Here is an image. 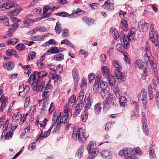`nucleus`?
<instances>
[{"mask_svg": "<svg viewBox=\"0 0 159 159\" xmlns=\"http://www.w3.org/2000/svg\"><path fill=\"white\" fill-rule=\"evenodd\" d=\"M137 96L139 101V99L147 98V92L146 90L144 89H142L140 93L138 94Z\"/></svg>", "mask_w": 159, "mask_h": 159, "instance_id": "b1692460", "label": "nucleus"}, {"mask_svg": "<svg viewBox=\"0 0 159 159\" xmlns=\"http://www.w3.org/2000/svg\"><path fill=\"white\" fill-rule=\"evenodd\" d=\"M6 54L8 56H13L15 57H18V55L15 51L14 49H10L6 51Z\"/></svg>", "mask_w": 159, "mask_h": 159, "instance_id": "c756f323", "label": "nucleus"}, {"mask_svg": "<svg viewBox=\"0 0 159 159\" xmlns=\"http://www.w3.org/2000/svg\"><path fill=\"white\" fill-rule=\"evenodd\" d=\"M64 55L62 53H58L55 55L53 59L57 61H61L64 59Z\"/></svg>", "mask_w": 159, "mask_h": 159, "instance_id": "e433bc0d", "label": "nucleus"}, {"mask_svg": "<svg viewBox=\"0 0 159 159\" xmlns=\"http://www.w3.org/2000/svg\"><path fill=\"white\" fill-rule=\"evenodd\" d=\"M148 24L146 23L143 20H141L139 23L138 25V30L141 32H143L148 29Z\"/></svg>", "mask_w": 159, "mask_h": 159, "instance_id": "1a4fd4ad", "label": "nucleus"}, {"mask_svg": "<svg viewBox=\"0 0 159 159\" xmlns=\"http://www.w3.org/2000/svg\"><path fill=\"white\" fill-rule=\"evenodd\" d=\"M59 52V51L58 49V48L57 47H53L50 50H49L46 52V54L48 55L51 54H55Z\"/></svg>", "mask_w": 159, "mask_h": 159, "instance_id": "2f4dec72", "label": "nucleus"}, {"mask_svg": "<svg viewBox=\"0 0 159 159\" xmlns=\"http://www.w3.org/2000/svg\"><path fill=\"white\" fill-rule=\"evenodd\" d=\"M52 127L53 126L52 125L50 127L49 129L46 132H45L43 134V131H42L39 134V137L37 139L36 141L39 140V139L42 140L44 138H46L50 134V133L51 132V130L52 129Z\"/></svg>", "mask_w": 159, "mask_h": 159, "instance_id": "9b49d317", "label": "nucleus"}, {"mask_svg": "<svg viewBox=\"0 0 159 159\" xmlns=\"http://www.w3.org/2000/svg\"><path fill=\"white\" fill-rule=\"evenodd\" d=\"M149 157L150 159H156V157L155 154L154 149L151 148L149 150Z\"/></svg>", "mask_w": 159, "mask_h": 159, "instance_id": "ea45409f", "label": "nucleus"}, {"mask_svg": "<svg viewBox=\"0 0 159 159\" xmlns=\"http://www.w3.org/2000/svg\"><path fill=\"white\" fill-rule=\"evenodd\" d=\"M72 75L75 81L78 82L79 80V76L78 70L75 69H74L72 71Z\"/></svg>", "mask_w": 159, "mask_h": 159, "instance_id": "bb28decb", "label": "nucleus"}, {"mask_svg": "<svg viewBox=\"0 0 159 159\" xmlns=\"http://www.w3.org/2000/svg\"><path fill=\"white\" fill-rule=\"evenodd\" d=\"M22 10V9L21 8H17L11 12V16H17Z\"/></svg>", "mask_w": 159, "mask_h": 159, "instance_id": "864d4df0", "label": "nucleus"}, {"mask_svg": "<svg viewBox=\"0 0 159 159\" xmlns=\"http://www.w3.org/2000/svg\"><path fill=\"white\" fill-rule=\"evenodd\" d=\"M69 31L66 28H64L62 30V37L65 38L68 35Z\"/></svg>", "mask_w": 159, "mask_h": 159, "instance_id": "0e129e2a", "label": "nucleus"}, {"mask_svg": "<svg viewBox=\"0 0 159 159\" xmlns=\"http://www.w3.org/2000/svg\"><path fill=\"white\" fill-rule=\"evenodd\" d=\"M109 85L111 86L115 84V80L114 77L110 75L107 78Z\"/></svg>", "mask_w": 159, "mask_h": 159, "instance_id": "f704fd0d", "label": "nucleus"}, {"mask_svg": "<svg viewBox=\"0 0 159 159\" xmlns=\"http://www.w3.org/2000/svg\"><path fill=\"white\" fill-rule=\"evenodd\" d=\"M23 68H25L24 73L28 75L29 76L31 72V67H30L29 65H25L23 66Z\"/></svg>", "mask_w": 159, "mask_h": 159, "instance_id": "de8ad7c7", "label": "nucleus"}, {"mask_svg": "<svg viewBox=\"0 0 159 159\" xmlns=\"http://www.w3.org/2000/svg\"><path fill=\"white\" fill-rule=\"evenodd\" d=\"M76 100V97L74 95H72L69 98L68 102V105L73 106L75 104Z\"/></svg>", "mask_w": 159, "mask_h": 159, "instance_id": "79ce46f5", "label": "nucleus"}, {"mask_svg": "<svg viewBox=\"0 0 159 159\" xmlns=\"http://www.w3.org/2000/svg\"><path fill=\"white\" fill-rule=\"evenodd\" d=\"M119 99V102L121 107H125L126 105L127 100L125 97L121 96L118 98Z\"/></svg>", "mask_w": 159, "mask_h": 159, "instance_id": "473e14b6", "label": "nucleus"}, {"mask_svg": "<svg viewBox=\"0 0 159 159\" xmlns=\"http://www.w3.org/2000/svg\"><path fill=\"white\" fill-rule=\"evenodd\" d=\"M55 106L54 103L53 102H52L50 104V106L48 110V111L50 114H52L53 113L55 109Z\"/></svg>", "mask_w": 159, "mask_h": 159, "instance_id": "680f3d73", "label": "nucleus"}, {"mask_svg": "<svg viewBox=\"0 0 159 159\" xmlns=\"http://www.w3.org/2000/svg\"><path fill=\"white\" fill-rule=\"evenodd\" d=\"M111 88L113 93L117 98H120L121 97V93L117 85H114L111 86Z\"/></svg>", "mask_w": 159, "mask_h": 159, "instance_id": "dca6fc26", "label": "nucleus"}, {"mask_svg": "<svg viewBox=\"0 0 159 159\" xmlns=\"http://www.w3.org/2000/svg\"><path fill=\"white\" fill-rule=\"evenodd\" d=\"M43 101L42 107L47 108L49 103V99H43Z\"/></svg>", "mask_w": 159, "mask_h": 159, "instance_id": "4d7b16f0", "label": "nucleus"}, {"mask_svg": "<svg viewBox=\"0 0 159 159\" xmlns=\"http://www.w3.org/2000/svg\"><path fill=\"white\" fill-rule=\"evenodd\" d=\"M149 66L151 67V68L152 69V70L154 72L155 75H157L158 72L156 65L153 62L152 64H150Z\"/></svg>", "mask_w": 159, "mask_h": 159, "instance_id": "6e6d98bb", "label": "nucleus"}, {"mask_svg": "<svg viewBox=\"0 0 159 159\" xmlns=\"http://www.w3.org/2000/svg\"><path fill=\"white\" fill-rule=\"evenodd\" d=\"M144 59L147 66H150V64H152L154 62L153 57L150 54H145L144 56Z\"/></svg>", "mask_w": 159, "mask_h": 159, "instance_id": "ddd939ff", "label": "nucleus"}, {"mask_svg": "<svg viewBox=\"0 0 159 159\" xmlns=\"http://www.w3.org/2000/svg\"><path fill=\"white\" fill-rule=\"evenodd\" d=\"M145 63L142 60H137L134 63V66L136 68L143 69L144 68Z\"/></svg>", "mask_w": 159, "mask_h": 159, "instance_id": "6ab92c4d", "label": "nucleus"}, {"mask_svg": "<svg viewBox=\"0 0 159 159\" xmlns=\"http://www.w3.org/2000/svg\"><path fill=\"white\" fill-rule=\"evenodd\" d=\"M55 29L57 33L59 34L61 33V28L60 22H58L57 23Z\"/></svg>", "mask_w": 159, "mask_h": 159, "instance_id": "a18cd8bd", "label": "nucleus"}, {"mask_svg": "<svg viewBox=\"0 0 159 159\" xmlns=\"http://www.w3.org/2000/svg\"><path fill=\"white\" fill-rule=\"evenodd\" d=\"M105 100L104 102L103 108L106 110H108L110 108V105L114 103L113 101V96L111 94L108 96V97H107L105 99Z\"/></svg>", "mask_w": 159, "mask_h": 159, "instance_id": "423d86ee", "label": "nucleus"}, {"mask_svg": "<svg viewBox=\"0 0 159 159\" xmlns=\"http://www.w3.org/2000/svg\"><path fill=\"white\" fill-rule=\"evenodd\" d=\"M102 156L107 159H111L112 158V156L110 154L108 150H104L102 151L100 153Z\"/></svg>", "mask_w": 159, "mask_h": 159, "instance_id": "5701e85b", "label": "nucleus"}, {"mask_svg": "<svg viewBox=\"0 0 159 159\" xmlns=\"http://www.w3.org/2000/svg\"><path fill=\"white\" fill-rule=\"evenodd\" d=\"M111 35L114 37L115 39H117L119 37V34L117 30L114 28L111 29Z\"/></svg>", "mask_w": 159, "mask_h": 159, "instance_id": "c9c22d12", "label": "nucleus"}, {"mask_svg": "<svg viewBox=\"0 0 159 159\" xmlns=\"http://www.w3.org/2000/svg\"><path fill=\"white\" fill-rule=\"evenodd\" d=\"M50 96L49 91L44 90L42 93L43 99H49Z\"/></svg>", "mask_w": 159, "mask_h": 159, "instance_id": "c03bdc74", "label": "nucleus"}, {"mask_svg": "<svg viewBox=\"0 0 159 159\" xmlns=\"http://www.w3.org/2000/svg\"><path fill=\"white\" fill-rule=\"evenodd\" d=\"M2 20L3 24L5 26H8L9 25V19L8 18L5 17L4 18H3L2 20L0 19V22Z\"/></svg>", "mask_w": 159, "mask_h": 159, "instance_id": "052dcab7", "label": "nucleus"}, {"mask_svg": "<svg viewBox=\"0 0 159 159\" xmlns=\"http://www.w3.org/2000/svg\"><path fill=\"white\" fill-rule=\"evenodd\" d=\"M100 94L104 99L108 97V96L110 94L106 89H102L100 91Z\"/></svg>", "mask_w": 159, "mask_h": 159, "instance_id": "72a5a7b5", "label": "nucleus"}, {"mask_svg": "<svg viewBox=\"0 0 159 159\" xmlns=\"http://www.w3.org/2000/svg\"><path fill=\"white\" fill-rule=\"evenodd\" d=\"M134 152L133 151L130 153L127 156L125 157V159H138V158L133 154Z\"/></svg>", "mask_w": 159, "mask_h": 159, "instance_id": "49530a36", "label": "nucleus"}, {"mask_svg": "<svg viewBox=\"0 0 159 159\" xmlns=\"http://www.w3.org/2000/svg\"><path fill=\"white\" fill-rule=\"evenodd\" d=\"M101 104L99 102L96 104L94 107V110L96 115H98L100 113L102 109Z\"/></svg>", "mask_w": 159, "mask_h": 159, "instance_id": "a878e982", "label": "nucleus"}, {"mask_svg": "<svg viewBox=\"0 0 159 159\" xmlns=\"http://www.w3.org/2000/svg\"><path fill=\"white\" fill-rule=\"evenodd\" d=\"M99 151V148H94L93 150H91L90 152L88 151L89 154V159H93L98 154Z\"/></svg>", "mask_w": 159, "mask_h": 159, "instance_id": "f3484780", "label": "nucleus"}, {"mask_svg": "<svg viewBox=\"0 0 159 159\" xmlns=\"http://www.w3.org/2000/svg\"><path fill=\"white\" fill-rule=\"evenodd\" d=\"M95 142L93 141H90L88 144L87 149L88 151H90L91 150H93L94 149Z\"/></svg>", "mask_w": 159, "mask_h": 159, "instance_id": "37998d69", "label": "nucleus"}, {"mask_svg": "<svg viewBox=\"0 0 159 159\" xmlns=\"http://www.w3.org/2000/svg\"><path fill=\"white\" fill-rule=\"evenodd\" d=\"M14 63L12 61L8 62L6 64L3 65L4 67L8 70H12L14 68Z\"/></svg>", "mask_w": 159, "mask_h": 159, "instance_id": "393cba45", "label": "nucleus"}, {"mask_svg": "<svg viewBox=\"0 0 159 159\" xmlns=\"http://www.w3.org/2000/svg\"><path fill=\"white\" fill-rule=\"evenodd\" d=\"M132 151L133 150L131 148H124L119 151L118 154L119 156L125 157Z\"/></svg>", "mask_w": 159, "mask_h": 159, "instance_id": "f8f14e48", "label": "nucleus"}, {"mask_svg": "<svg viewBox=\"0 0 159 159\" xmlns=\"http://www.w3.org/2000/svg\"><path fill=\"white\" fill-rule=\"evenodd\" d=\"M120 70H115V74L117 79L120 80L122 81H124L126 79V77L125 75H123Z\"/></svg>", "mask_w": 159, "mask_h": 159, "instance_id": "2eb2a0df", "label": "nucleus"}, {"mask_svg": "<svg viewBox=\"0 0 159 159\" xmlns=\"http://www.w3.org/2000/svg\"><path fill=\"white\" fill-rule=\"evenodd\" d=\"M157 87V84L155 80H153L152 81V83L148 86V89L152 90V89H155Z\"/></svg>", "mask_w": 159, "mask_h": 159, "instance_id": "5fc2aeb1", "label": "nucleus"}, {"mask_svg": "<svg viewBox=\"0 0 159 159\" xmlns=\"http://www.w3.org/2000/svg\"><path fill=\"white\" fill-rule=\"evenodd\" d=\"M112 66L115 70H121L122 67L121 64L120 62L117 60L113 61L112 62Z\"/></svg>", "mask_w": 159, "mask_h": 159, "instance_id": "4be33fe9", "label": "nucleus"}, {"mask_svg": "<svg viewBox=\"0 0 159 159\" xmlns=\"http://www.w3.org/2000/svg\"><path fill=\"white\" fill-rule=\"evenodd\" d=\"M82 131V129L75 128L73 129L72 138L74 140H76L78 139L79 135Z\"/></svg>", "mask_w": 159, "mask_h": 159, "instance_id": "a211bd4d", "label": "nucleus"}, {"mask_svg": "<svg viewBox=\"0 0 159 159\" xmlns=\"http://www.w3.org/2000/svg\"><path fill=\"white\" fill-rule=\"evenodd\" d=\"M50 6L49 5H47L44 7L43 9V14H47V12L49 11V12L50 13Z\"/></svg>", "mask_w": 159, "mask_h": 159, "instance_id": "e2e57ef3", "label": "nucleus"}, {"mask_svg": "<svg viewBox=\"0 0 159 159\" xmlns=\"http://www.w3.org/2000/svg\"><path fill=\"white\" fill-rule=\"evenodd\" d=\"M66 106L64 107V115L63 116V122L64 124H66L65 125L66 129H68L71 125V123H69V120L72 114L71 110L69 109L68 107V105L67 103L66 104Z\"/></svg>", "mask_w": 159, "mask_h": 159, "instance_id": "f03ea898", "label": "nucleus"}, {"mask_svg": "<svg viewBox=\"0 0 159 159\" xmlns=\"http://www.w3.org/2000/svg\"><path fill=\"white\" fill-rule=\"evenodd\" d=\"M82 20L83 21L89 25H90L91 24H93L95 22L94 19L87 17H84L82 18Z\"/></svg>", "mask_w": 159, "mask_h": 159, "instance_id": "cd10ccee", "label": "nucleus"}, {"mask_svg": "<svg viewBox=\"0 0 159 159\" xmlns=\"http://www.w3.org/2000/svg\"><path fill=\"white\" fill-rule=\"evenodd\" d=\"M19 40L16 38H12L9 40H8L7 42V43L8 44H16V43L19 42Z\"/></svg>", "mask_w": 159, "mask_h": 159, "instance_id": "8fccbe9b", "label": "nucleus"}, {"mask_svg": "<svg viewBox=\"0 0 159 159\" xmlns=\"http://www.w3.org/2000/svg\"><path fill=\"white\" fill-rule=\"evenodd\" d=\"M40 117V116H39L36 117L35 125L38 126L39 127H40L44 128L46 125L48 120L46 118H44L42 121H40V122L39 123Z\"/></svg>", "mask_w": 159, "mask_h": 159, "instance_id": "9d476101", "label": "nucleus"}, {"mask_svg": "<svg viewBox=\"0 0 159 159\" xmlns=\"http://www.w3.org/2000/svg\"><path fill=\"white\" fill-rule=\"evenodd\" d=\"M134 39L133 36L131 35H128L127 38H123V43L124 44V48H127L129 45V41H132Z\"/></svg>", "mask_w": 159, "mask_h": 159, "instance_id": "4468645a", "label": "nucleus"}, {"mask_svg": "<svg viewBox=\"0 0 159 159\" xmlns=\"http://www.w3.org/2000/svg\"><path fill=\"white\" fill-rule=\"evenodd\" d=\"M107 82L105 81H101L100 82V86L102 89H106L108 87Z\"/></svg>", "mask_w": 159, "mask_h": 159, "instance_id": "bf43d9fd", "label": "nucleus"}, {"mask_svg": "<svg viewBox=\"0 0 159 159\" xmlns=\"http://www.w3.org/2000/svg\"><path fill=\"white\" fill-rule=\"evenodd\" d=\"M101 71L102 75L105 78H107L110 75L109 73L110 70L107 66H103L101 68Z\"/></svg>", "mask_w": 159, "mask_h": 159, "instance_id": "aec40b11", "label": "nucleus"}, {"mask_svg": "<svg viewBox=\"0 0 159 159\" xmlns=\"http://www.w3.org/2000/svg\"><path fill=\"white\" fill-rule=\"evenodd\" d=\"M47 67L49 69L52 70V71L50 72H50L51 73H54V74L56 73V66L54 65H52L51 64H49L48 65Z\"/></svg>", "mask_w": 159, "mask_h": 159, "instance_id": "603ef678", "label": "nucleus"}, {"mask_svg": "<svg viewBox=\"0 0 159 159\" xmlns=\"http://www.w3.org/2000/svg\"><path fill=\"white\" fill-rule=\"evenodd\" d=\"M51 81L49 80L45 87V90L49 91H50L52 89V87L51 85Z\"/></svg>", "mask_w": 159, "mask_h": 159, "instance_id": "69168bd1", "label": "nucleus"}, {"mask_svg": "<svg viewBox=\"0 0 159 159\" xmlns=\"http://www.w3.org/2000/svg\"><path fill=\"white\" fill-rule=\"evenodd\" d=\"M82 108L81 106H80L79 105H77L76 106V109L74 113L73 116L75 117L78 116L80 113Z\"/></svg>", "mask_w": 159, "mask_h": 159, "instance_id": "58836bf2", "label": "nucleus"}, {"mask_svg": "<svg viewBox=\"0 0 159 159\" xmlns=\"http://www.w3.org/2000/svg\"><path fill=\"white\" fill-rule=\"evenodd\" d=\"M49 77L51 80H53L54 84L57 85L60 84L61 82V80L60 76L56 73H51L49 75Z\"/></svg>", "mask_w": 159, "mask_h": 159, "instance_id": "0eeeda50", "label": "nucleus"}, {"mask_svg": "<svg viewBox=\"0 0 159 159\" xmlns=\"http://www.w3.org/2000/svg\"><path fill=\"white\" fill-rule=\"evenodd\" d=\"M18 25H16L14 24L9 27V30L11 33L14 32V31L18 28Z\"/></svg>", "mask_w": 159, "mask_h": 159, "instance_id": "13d9d810", "label": "nucleus"}, {"mask_svg": "<svg viewBox=\"0 0 159 159\" xmlns=\"http://www.w3.org/2000/svg\"><path fill=\"white\" fill-rule=\"evenodd\" d=\"M64 113H62L60 112L58 114L55 112L53 114L52 118V124L54 125L57 122V127L59 128L60 126V123L63 122V116Z\"/></svg>", "mask_w": 159, "mask_h": 159, "instance_id": "7ed1b4c3", "label": "nucleus"}, {"mask_svg": "<svg viewBox=\"0 0 159 159\" xmlns=\"http://www.w3.org/2000/svg\"><path fill=\"white\" fill-rule=\"evenodd\" d=\"M24 100H25V102L24 106L25 108L28 106L30 103V97L27 95H25V96Z\"/></svg>", "mask_w": 159, "mask_h": 159, "instance_id": "09e8293b", "label": "nucleus"}, {"mask_svg": "<svg viewBox=\"0 0 159 159\" xmlns=\"http://www.w3.org/2000/svg\"><path fill=\"white\" fill-rule=\"evenodd\" d=\"M18 5L14 0H10L0 5V8L2 11L8 10L10 8L16 7Z\"/></svg>", "mask_w": 159, "mask_h": 159, "instance_id": "20e7f679", "label": "nucleus"}, {"mask_svg": "<svg viewBox=\"0 0 159 159\" xmlns=\"http://www.w3.org/2000/svg\"><path fill=\"white\" fill-rule=\"evenodd\" d=\"M113 5V0H107L102 6V7L107 10L112 11L114 9Z\"/></svg>", "mask_w": 159, "mask_h": 159, "instance_id": "6e6552de", "label": "nucleus"}, {"mask_svg": "<svg viewBox=\"0 0 159 159\" xmlns=\"http://www.w3.org/2000/svg\"><path fill=\"white\" fill-rule=\"evenodd\" d=\"M8 101V98H5L2 101V103L1 105V108L0 109V111L2 112L5 109Z\"/></svg>", "mask_w": 159, "mask_h": 159, "instance_id": "4c0bfd02", "label": "nucleus"}, {"mask_svg": "<svg viewBox=\"0 0 159 159\" xmlns=\"http://www.w3.org/2000/svg\"><path fill=\"white\" fill-rule=\"evenodd\" d=\"M156 96V104L158 108L159 109V92L157 93Z\"/></svg>", "mask_w": 159, "mask_h": 159, "instance_id": "774afa93", "label": "nucleus"}, {"mask_svg": "<svg viewBox=\"0 0 159 159\" xmlns=\"http://www.w3.org/2000/svg\"><path fill=\"white\" fill-rule=\"evenodd\" d=\"M36 55V53L34 52H31L30 54H28V57L29 60H30L34 59Z\"/></svg>", "mask_w": 159, "mask_h": 159, "instance_id": "338daca9", "label": "nucleus"}, {"mask_svg": "<svg viewBox=\"0 0 159 159\" xmlns=\"http://www.w3.org/2000/svg\"><path fill=\"white\" fill-rule=\"evenodd\" d=\"M47 72H38L35 71L33 74L30 75L28 81L30 83L32 79L33 82L32 83V86L34 92L36 93L41 91L44 86L45 82L42 80V78L47 76Z\"/></svg>", "mask_w": 159, "mask_h": 159, "instance_id": "f257e3e1", "label": "nucleus"}, {"mask_svg": "<svg viewBox=\"0 0 159 159\" xmlns=\"http://www.w3.org/2000/svg\"><path fill=\"white\" fill-rule=\"evenodd\" d=\"M13 121L16 123L19 122V125L22 124L26 119L25 117L23 114H19L18 113L17 115H14L12 117Z\"/></svg>", "mask_w": 159, "mask_h": 159, "instance_id": "39448f33", "label": "nucleus"}, {"mask_svg": "<svg viewBox=\"0 0 159 159\" xmlns=\"http://www.w3.org/2000/svg\"><path fill=\"white\" fill-rule=\"evenodd\" d=\"M87 80L86 78H83L81 80L80 86L82 89H85L87 85Z\"/></svg>", "mask_w": 159, "mask_h": 159, "instance_id": "3c124183", "label": "nucleus"}, {"mask_svg": "<svg viewBox=\"0 0 159 159\" xmlns=\"http://www.w3.org/2000/svg\"><path fill=\"white\" fill-rule=\"evenodd\" d=\"M31 20L30 19H27L25 20L20 26L22 28H28L30 26Z\"/></svg>", "mask_w": 159, "mask_h": 159, "instance_id": "7c9ffc66", "label": "nucleus"}, {"mask_svg": "<svg viewBox=\"0 0 159 159\" xmlns=\"http://www.w3.org/2000/svg\"><path fill=\"white\" fill-rule=\"evenodd\" d=\"M79 136L78 139L79 141L82 142H84L85 141L88 136L86 135L85 130L84 129L82 130L80 134L79 135Z\"/></svg>", "mask_w": 159, "mask_h": 159, "instance_id": "412c9836", "label": "nucleus"}, {"mask_svg": "<svg viewBox=\"0 0 159 159\" xmlns=\"http://www.w3.org/2000/svg\"><path fill=\"white\" fill-rule=\"evenodd\" d=\"M84 150V146L82 145L77 151V154L78 155V157L80 158L83 156V153Z\"/></svg>", "mask_w": 159, "mask_h": 159, "instance_id": "a19ab883", "label": "nucleus"}, {"mask_svg": "<svg viewBox=\"0 0 159 159\" xmlns=\"http://www.w3.org/2000/svg\"><path fill=\"white\" fill-rule=\"evenodd\" d=\"M6 131L3 132L1 137V139H3L5 138L6 140H9L11 139L12 136V133L11 132H10L9 133H7Z\"/></svg>", "mask_w": 159, "mask_h": 159, "instance_id": "c85d7f7f", "label": "nucleus"}]
</instances>
